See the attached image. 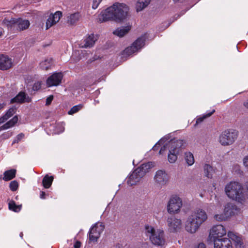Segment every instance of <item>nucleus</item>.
<instances>
[{"label":"nucleus","instance_id":"obj_1","mask_svg":"<svg viewBox=\"0 0 248 248\" xmlns=\"http://www.w3.org/2000/svg\"><path fill=\"white\" fill-rule=\"evenodd\" d=\"M129 10L128 6L125 4L115 2L102 12L99 20L102 22L112 20L121 22L126 19Z\"/></svg>","mask_w":248,"mask_h":248},{"label":"nucleus","instance_id":"obj_2","mask_svg":"<svg viewBox=\"0 0 248 248\" xmlns=\"http://www.w3.org/2000/svg\"><path fill=\"white\" fill-rule=\"evenodd\" d=\"M152 167L153 164L151 162L141 164L129 175L127 180V185L129 186L136 185Z\"/></svg>","mask_w":248,"mask_h":248},{"label":"nucleus","instance_id":"obj_3","mask_svg":"<svg viewBox=\"0 0 248 248\" xmlns=\"http://www.w3.org/2000/svg\"><path fill=\"white\" fill-rule=\"evenodd\" d=\"M243 190L242 185L236 182H231L225 187V193L229 198L241 203L243 198L242 194Z\"/></svg>","mask_w":248,"mask_h":248},{"label":"nucleus","instance_id":"obj_4","mask_svg":"<svg viewBox=\"0 0 248 248\" xmlns=\"http://www.w3.org/2000/svg\"><path fill=\"white\" fill-rule=\"evenodd\" d=\"M186 146V144L184 140H176L173 139L171 140L168 144L164 145L159 150V154L163 155L165 151L167 150V148L171 149V151H175L176 152L180 154L182 150L184 149Z\"/></svg>","mask_w":248,"mask_h":248},{"label":"nucleus","instance_id":"obj_5","mask_svg":"<svg viewBox=\"0 0 248 248\" xmlns=\"http://www.w3.org/2000/svg\"><path fill=\"white\" fill-rule=\"evenodd\" d=\"M146 39L145 34L138 38L132 44L131 46L126 47L123 51L122 55L129 56L138 51L144 46Z\"/></svg>","mask_w":248,"mask_h":248},{"label":"nucleus","instance_id":"obj_6","mask_svg":"<svg viewBox=\"0 0 248 248\" xmlns=\"http://www.w3.org/2000/svg\"><path fill=\"white\" fill-rule=\"evenodd\" d=\"M237 137V132L235 130H225L219 137V142L222 145H229L232 144Z\"/></svg>","mask_w":248,"mask_h":248},{"label":"nucleus","instance_id":"obj_7","mask_svg":"<svg viewBox=\"0 0 248 248\" xmlns=\"http://www.w3.org/2000/svg\"><path fill=\"white\" fill-rule=\"evenodd\" d=\"M182 206V201L177 195L172 196L167 205L168 211L170 214L177 213Z\"/></svg>","mask_w":248,"mask_h":248},{"label":"nucleus","instance_id":"obj_8","mask_svg":"<svg viewBox=\"0 0 248 248\" xmlns=\"http://www.w3.org/2000/svg\"><path fill=\"white\" fill-rule=\"evenodd\" d=\"M30 24V22L27 20L12 18L8 22L7 25L11 28H16L19 31H23L27 29L29 27Z\"/></svg>","mask_w":248,"mask_h":248},{"label":"nucleus","instance_id":"obj_9","mask_svg":"<svg viewBox=\"0 0 248 248\" xmlns=\"http://www.w3.org/2000/svg\"><path fill=\"white\" fill-rule=\"evenodd\" d=\"M167 223L168 226V230L170 232H176L181 229L182 227L181 220L176 218L174 216L168 217Z\"/></svg>","mask_w":248,"mask_h":248},{"label":"nucleus","instance_id":"obj_10","mask_svg":"<svg viewBox=\"0 0 248 248\" xmlns=\"http://www.w3.org/2000/svg\"><path fill=\"white\" fill-rule=\"evenodd\" d=\"M226 234V231L223 225H215L210 230L209 239L210 241H212L213 239L222 238Z\"/></svg>","mask_w":248,"mask_h":248},{"label":"nucleus","instance_id":"obj_11","mask_svg":"<svg viewBox=\"0 0 248 248\" xmlns=\"http://www.w3.org/2000/svg\"><path fill=\"white\" fill-rule=\"evenodd\" d=\"M62 78V72L54 73L46 79V85L48 87L58 86L61 83Z\"/></svg>","mask_w":248,"mask_h":248},{"label":"nucleus","instance_id":"obj_12","mask_svg":"<svg viewBox=\"0 0 248 248\" xmlns=\"http://www.w3.org/2000/svg\"><path fill=\"white\" fill-rule=\"evenodd\" d=\"M155 182L161 186L165 185L169 181V175L164 170H158L154 177Z\"/></svg>","mask_w":248,"mask_h":248},{"label":"nucleus","instance_id":"obj_13","mask_svg":"<svg viewBox=\"0 0 248 248\" xmlns=\"http://www.w3.org/2000/svg\"><path fill=\"white\" fill-rule=\"evenodd\" d=\"M164 236V233L163 231L157 230L154 234H152V236H150V239L153 244L157 246H162L165 243Z\"/></svg>","mask_w":248,"mask_h":248},{"label":"nucleus","instance_id":"obj_14","mask_svg":"<svg viewBox=\"0 0 248 248\" xmlns=\"http://www.w3.org/2000/svg\"><path fill=\"white\" fill-rule=\"evenodd\" d=\"M199 223L192 215L190 216L186 222V230L191 233L195 232L201 226Z\"/></svg>","mask_w":248,"mask_h":248},{"label":"nucleus","instance_id":"obj_15","mask_svg":"<svg viewBox=\"0 0 248 248\" xmlns=\"http://www.w3.org/2000/svg\"><path fill=\"white\" fill-rule=\"evenodd\" d=\"M101 231L98 228L97 224H94L88 232L89 243L96 242L100 237Z\"/></svg>","mask_w":248,"mask_h":248},{"label":"nucleus","instance_id":"obj_16","mask_svg":"<svg viewBox=\"0 0 248 248\" xmlns=\"http://www.w3.org/2000/svg\"><path fill=\"white\" fill-rule=\"evenodd\" d=\"M214 248H233L231 240L228 238L213 239Z\"/></svg>","mask_w":248,"mask_h":248},{"label":"nucleus","instance_id":"obj_17","mask_svg":"<svg viewBox=\"0 0 248 248\" xmlns=\"http://www.w3.org/2000/svg\"><path fill=\"white\" fill-rule=\"evenodd\" d=\"M31 101V98L26 93L21 91L15 97L11 99L10 103L23 104L25 102L30 103Z\"/></svg>","mask_w":248,"mask_h":248},{"label":"nucleus","instance_id":"obj_18","mask_svg":"<svg viewBox=\"0 0 248 248\" xmlns=\"http://www.w3.org/2000/svg\"><path fill=\"white\" fill-rule=\"evenodd\" d=\"M13 66L12 59L8 56L0 55V69L1 70H7Z\"/></svg>","mask_w":248,"mask_h":248},{"label":"nucleus","instance_id":"obj_19","mask_svg":"<svg viewBox=\"0 0 248 248\" xmlns=\"http://www.w3.org/2000/svg\"><path fill=\"white\" fill-rule=\"evenodd\" d=\"M62 16V13L61 11H57L54 14H51L46 22V29H48L57 23Z\"/></svg>","mask_w":248,"mask_h":248},{"label":"nucleus","instance_id":"obj_20","mask_svg":"<svg viewBox=\"0 0 248 248\" xmlns=\"http://www.w3.org/2000/svg\"><path fill=\"white\" fill-rule=\"evenodd\" d=\"M192 217L199 222L201 225L207 218V215L205 211L202 209H198L195 215H192Z\"/></svg>","mask_w":248,"mask_h":248},{"label":"nucleus","instance_id":"obj_21","mask_svg":"<svg viewBox=\"0 0 248 248\" xmlns=\"http://www.w3.org/2000/svg\"><path fill=\"white\" fill-rule=\"evenodd\" d=\"M130 26H122L113 31V33L120 37H123L130 31Z\"/></svg>","mask_w":248,"mask_h":248},{"label":"nucleus","instance_id":"obj_22","mask_svg":"<svg viewBox=\"0 0 248 248\" xmlns=\"http://www.w3.org/2000/svg\"><path fill=\"white\" fill-rule=\"evenodd\" d=\"M96 40L97 38L95 37L94 34H91L84 40L85 44L83 47L85 48H90L94 45Z\"/></svg>","mask_w":248,"mask_h":248},{"label":"nucleus","instance_id":"obj_23","mask_svg":"<svg viewBox=\"0 0 248 248\" xmlns=\"http://www.w3.org/2000/svg\"><path fill=\"white\" fill-rule=\"evenodd\" d=\"M17 121L18 117L16 115L12 119L2 125L0 127V130H5L13 126L17 122Z\"/></svg>","mask_w":248,"mask_h":248},{"label":"nucleus","instance_id":"obj_24","mask_svg":"<svg viewBox=\"0 0 248 248\" xmlns=\"http://www.w3.org/2000/svg\"><path fill=\"white\" fill-rule=\"evenodd\" d=\"M16 172L15 169H11L5 171L3 173V179L5 181L12 180L16 177Z\"/></svg>","mask_w":248,"mask_h":248},{"label":"nucleus","instance_id":"obj_25","mask_svg":"<svg viewBox=\"0 0 248 248\" xmlns=\"http://www.w3.org/2000/svg\"><path fill=\"white\" fill-rule=\"evenodd\" d=\"M54 177L53 176H49L46 174L43 179L42 185L45 188H49L53 181Z\"/></svg>","mask_w":248,"mask_h":248},{"label":"nucleus","instance_id":"obj_26","mask_svg":"<svg viewBox=\"0 0 248 248\" xmlns=\"http://www.w3.org/2000/svg\"><path fill=\"white\" fill-rule=\"evenodd\" d=\"M151 1V0H138L136 5L137 11H142L149 4Z\"/></svg>","mask_w":248,"mask_h":248},{"label":"nucleus","instance_id":"obj_27","mask_svg":"<svg viewBox=\"0 0 248 248\" xmlns=\"http://www.w3.org/2000/svg\"><path fill=\"white\" fill-rule=\"evenodd\" d=\"M169 150V153L168 155V159L170 163H174L177 159V155L179 154L176 152L175 151H171V149L168 148Z\"/></svg>","mask_w":248,"mask_h":248},{"label":"nucleus","instance_id":"obj_28","mask_svg":"<svg viewBox=\"0 0 248 248\" xmlns=\"http://www.w3.org/2000/svg\"><path fill=\"white\" fill-rule=\"evenodd\" d=\"M79 13H75L71 14L69 16L67 17V22L70 25L75 24L79 18Z\"/></svg>","mask_w":248,"mask_h":248},{"label":"nucleus","instance_id":"obj_29","mask_svg":"<svg viewBox=\"0 0 248 248\" xmlns=\"http://www.w3.org/2000/svg\"><path fill=\"white\" fill-rule=\"evenodd\" d=\"M8 206L10 210L16 213L19 212L22 208L21 205H16V202L14 201H11L9 202Z\"/></svg>","mask_w":248,"mask_h":248},{"label":"nucleus","instance_id":"obj_30","mask_svg":"<svg viewBox=\"0 0 248 248\" xmlns=\"http://www.w3.org/2000/svg\"><path fill=\"white\" fill-rule=\"evenodd\" d=\"M204 170L205 176L208 178H212L213 173L214 172L213 167L209 164H205Z\"/></svg>","mask_w":248,"mask_h":248},{"label":"nucleus","instance_id":"obj_31","mask_svg":"<svg viewBox=\"0 0 248 248\" xmlns=\"http://www.w3.org/2000/svg\"><path fill=\"white\" fill-rule=\"evenodd\" d=\"M52 62L51 58L46 59L40 63V67L43 70H47L51 66Z\"/></svg>","mask_w":248,"mask_h":248},{"label":"nucleus","instance_id":"obj_32","mask_svg":"<svg viewBox=\"0 0 248 248\" xmlns=\"http://www.w3.org/2000/svg\"><path fill=\"white\" fill-rule=\"evenodd\" d=\"M215 112V110L213 109L212 111L204 114L202 116L197 118L194 126H196L198 124L201 123L204 119L211 116Z\"/></svg>","mask_w":248,"mask_h":248},{"label":"nucleus","instance_id":"obj_33","mask_svg":"<svg viewBox=\"0 0 248 248\" xmlns=\"http://www.w3.org/2000/svg\"><path fill=\"white\" fill-rule=\"evenodd\" d=\"M185 160L188 166H191L194 162L193 155L190 152L185 153Z\"/></svg>","mask_w":248,"mask_h":248},{"label":"nucleus","instance_id":"obj_34","mask_svg":"<svg viewBox=\"0 0 248 248\" xmlns=\"http://www.w3.org/2000/svg\"><path fill=\"white\" fill-rule=\"evenodd\" d=\"M228 236L230 240L231 239L232 241L234 242V243H235L237 242V241H238L239 240H241V238L236 235L235 233L232 232H229L228 233Z\"/></svg>","mask_w":248,"mask_h":248},{"label":"nucleus","instance_id":"obj_35","mask_svg":"<svg viewBox=\"0 0 248 248\" xmlns=\"http://www.w3.org/2000/svg\"><path fill=\"white\" fill-rule=\"evenodd\" d=\"M83 107L82 104H79L73 106L68 112L69 115H73L80 110Z\"/></svg>","mask_w":248,"mask_h":248},{"label":"nucleus","instance_id":"obj_36","mask_svg":"<svg viewBox=\"0 0 248 248\" xmlns=\"http://www.w3.org/2000/svg\"><path fill=\"white\" fill-rule=\"evenodd\" d=\"M243 198L242 199V202H244L246 200H248V182L246 184L245 189L243 188V192H242Z\"/></svg>","mask_w":248,"mask_h":248},{"label":"nucleus","instance_id":"obj_37","mask_svg":"<svg viewBox=\"0 0 248 248\" xmlns=\"http://www.w3.org/2000/svg\"><path fill=\"white\" fill-rule=\"evenodd\" d=\"M145 228L146 232L148 233L147 235H149V236H152V234H154L156 232L154 228L150 226L146 225Z\"/></svg>","mask_w":248,"mask_h":248},{"label":"nucleus","instance_id":"obj_38","mask_svg":"<svg viewBox=\"0 0 248 248\" xmlns=\"http://www.w3.org/2000/svg\"><path fill=\"white\" fill-rule=\"evenodd\" d=\"M9 187L11 191H16L18 187V184L17 181L14 180L10 183Z\"/></svg>","mask_w":248,"mask_h":248},{"label":"nucleus","instance_id":"obj_39","mask_svg":"<svg viewBox=\"0 0 248 248\" xmlns=\"http://www.w3.org/2000/svg\"><path fill=\"white\" fill-rule=\"evenodd\" d=\"M16 108L14 107L10 108L7 110L4 116L8 119L10 117H12L15 113Z\"/></svg>","mask_w":248,"mask_h":248},{"label":"nucleus","instance_id":"obj_40","mask_svg":"<svg viewBox=\"0 0 248 248\" xmlns=\"http://www.w3.org/2000/svg\"><path fill=\"white\" fill-rule=\"evenodd\" d=\"M25 137V135L23 133H21L19 134H18L15 139L13 140L12 144H15L16 143H18L19 141H21L22 139H23Z\"/></svg>","mask_w":248,"mask_h":248},{"label":"nucleus","instance_id":"obj_41","mask_svg":"<svg viewBox=\"0 0 248 248\" xmlns=\"http://www.w3.org/2000/svg\"><path fill=\"white\" fill-rule=\"evenodd\" d=\"M41 85H42V84H41V82H40V81L35 82L32 86V90L34 91H37L40 89H41Z\"/></svg>","mask_w":248,"mask_h":248},{"label":"nucleus","instance_id":"obj_42","mask_svg":"<svg viewBox=\"0 0 248 248\" xmlns=\"http://www.w3.org/2000/svg\"><path fill=\"white\" fill-rule=\"evenodd\" d=\"M235 248H246L245 246L244 245L243 242L241 240L237 241L235 243H234Z\"/></svg>","mask_w":248,"mask_h":248},{"label":"nucleus","instance_id":"obj_43","mask_svg":"<svg viewBox=\"0 0 248 248\" xmlns=\"http://www.w3.org/2000/svg\"><path fill=\"white\" fill-rule=\"evenodd\" d=\"M13 135V132L11 131H8L7 132H6L4 133L2 135V138L4 139H7L9 138L10 137H11Z\"/></svg>","mask_w":248,"mask_h":248},{"label":"nucleus","instance_id":"obj_44","mask_svg":"<svg viewBox=\"0 0 248 248\" xmlns=\"http://www.w3.org/2000/svg\"><path fill=\"white\" fill-rule=\"evenodd\" d=\"M102 0H93L92 8L96 9Z\"/></svg>","mask_w":248,"mask_h":248},{"label":"nucleus","instance_id":"obj_45","mask_svg":"<svg viewBox=\"0 0 248 248\" xmlns=\"http://www.w3.org/2000/svg\"><path fill=\"white\" fill-rule=\"evenodd\" d=\"M243 162L244 166L247 170H248V155H246L244 157Z\"/></svg>","mask_w":248,"mask_h":248},{"label":"nucleus","instance_id":"obj_46","mask_svg":"<svg viewBox=\"0 0 248 248\" xmlns=\"http://www.w3.org/2000/svg\"><path fill=\"white\" fill-rule=\"evenodd\" d=\"M215 217L219 221H221L225 219V217L223 215H216Z\"/></svg>","mask_w":248,"mask_h":248},{"label":"nucleus","instance_id":"obj_47","mask_svg":"<svg viewBox=\"0 0 248 248\" xmlns=\"http://www.w3.org/2000/svg\"><path fill=\"white\" fill-rule=\"evenodd\" d=\"M53 96L52 95H50L49 96H48L46 99V106L49 105L51 103V102L53 100Z\"/></svg>","mask_w":248,"mask_h":248},{"label":"nucleus","instance_id":"obj_48","mask_svg":"<svg viewBox=\"0 0 248 248\" xmlns=\"http://www.w3.org/2000/svg\"><path fill=\"white\" fill-rule=\"evenodd\" d=\"M164 140V139L163 138H162L161 139H160L158 141V142L154 146V147H153L152 149L154 151H156L157 149H158V147L157 146V144H160V143H161L162 142H163Z\"/></svg>","mask_w":248,"mask_h":248},{"label":"nucleus","instance_id":"obj_49","mask_svg":"<svg viewBox=\"0 0 248 248\" xmlns=\"http://www.w3.org/2000/svg\"><path fill=\"white\" fill-rule=\"evenodd\" d=\"M194 248H206V245L203 243H200Z\"/></svg>","mask_w":248,"mask_h":248},{"label":"nucleus","instance_id":"obj_50","mask_svg":"<svg viewBox=\"0 0 248 248\" xmlns=\"http://www.w3.org/2000/svg\"><path fill=\"white\" fill-rule=\"evenodd\" d=\"M81 245V243L80 241H77L74 244V248H80Z\"/></svg>","mask_w":248,"mask_h":248},{"label":"nucleus","instance_id":"obj_51","mask_svg":"<svg viewBox=\"0 0 248 248\" xmlns=\"http://www.w3.org/2000/svg\"><path fill=\"white\" fill-rule=\"evenodd\" d=\"M8 119L4 115L0 117V124L5 122Z\"/></svg>","mask_w":248,"mask_h":248},{"label":"nucleus","instance_id":"obj_52","mask_svg":"<svg viewBox=\"0 0 248 248\" xmlns=\"http://www.w3.org/2000/svg\"><path fill=\"white\" fill-rule=\"evenodd\" d=\"M46 196V194L44 191H41L40 194V198L42 199H45Z\"/></svg>","mask_w":248,"mask_h":248},{"label":"nucleus","instance_id":"obj_53","mask_svg":"<svg viewBox=\"0 0 248 248\" xmlns=\"http://www.w3.org/2000/svg\"><path fill=\"white\" fill-rule=\"evenodd\" d=\"M188 0H173L174 2H180V3H184L186 2Z\"/></svg>","mask_w":248,"mask_h":248},{"label":"nucleus","instance_id":"obj_54","mask_svg":"<svg viewBox=\"0 0 248 248\" xmlns=\"http://www.w3.org/2000/svg\"><path fill=\"white\" fill-rule=\"evenodd\" d=\"M6 104L4 103H0V110L3 109L5 106Z\"/></svg>","mask_w":248,"mask_h":248},{"label":"nucleus","instance_id":"obj_55","mask_svg":"<svg viewBox=\"0 0 248 248\" xmlns=\"http://www.w3.org/2000/svg\"><path fill=\"white\" fill-rule=\"evenodd\" d=\"M244 106L248 108V100H247L246 102L244 103Z\"/></svg>","mask_w":248,"mask_h":248},{"label":"nucleus","instance_id":"obj_56","mask_svg":"<svg viewBox=\"0 0 248 248\" xmlns=\"http://www.w3.org/2000/svg\"><path fill=\"white\" fill-rule=\"evenodd\" d=\"M2 33H3L2 29H0V36H1L2 35Z\"/></svg>","mask_w":248,"mask_h":248},{"label":"nucleus","instance_id":"obj_57","mask_svg":"<svg viewBox=\"0 0 248 248\" xmlns=\"http://www.w3.org/2000/svg\"><path fill=\"white\" fill-rule=\"evenodd\" d=\"M227 206H228V207H230V206H231L232 207V204H228L227 205Z\"/></svg>","mask_w":248,"mask_h":248},{"label":"nucleus","instance_id":"obj_58","mask_svg":"<svg viewBox=\"0 0 248 248\" xmlns=\"http://www.w3.org/2000/svg\"><path fill=\"white\" fill-rule=\"evenodd\" d=\"M20 237H22V236H23V233H22V232H21V233H20Z\"/></svg>","mask_w":248,"mask_h":248},{"label":"nucleus","instance_id":"obj_59","mask_svg":"<svg viewBox=\"0 0 248 248\" xmlns=\"http://www.w3.org/2000/svg\"><path fill=\"white\" fill-rule=\"evenodd\" d=\"M180 17L179 15H178L176 17L175 20H176L178 18Z\"/></svg>","mask_w":248,"mask_h":248},{"label":"nucleus","instance_id":"obj_60","mask_svg":"<svg viewBox=\"0 0 248 248\" xmlns=\"http://www.w3.org/2000/svg\"><path fill=\"white\" fill-rule=\"evenodd\" d=\"M2 178L3 179V178L2 177V175H0V180H1Z\"/></svg>","mask_w":248,"mask_h":248}]
</instances>
